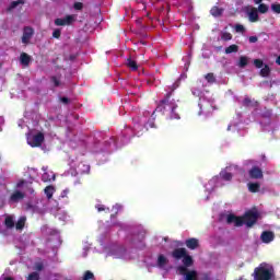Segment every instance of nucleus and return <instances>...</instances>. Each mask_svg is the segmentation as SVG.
Here are the masks:
<instances>
[{
    "label": "nucleus",
    "instance_id": "412c9836",
    "mask_svg": "<svg viewBox=\"0 0 280 280\" xmlns=\"http://www.w3.org/2000/svg\"><path fill=\"white\" fill-rule=\"evenodd\" d=\"M127 67H129V69H131V71H137V69H139V66L137 65V61L132 60V59H127L126 62Z\"/></svg>",
    "mask_w": 280,
    "mask_h": 280
},
{
    "label": "nucleus",
    "instance_id": "e433bc0d",
    "mask_svg": "<svg viewBox=\"0 0 280 280\" xmlns=\"http://www.w3.org/2000/svg\"><path fill=\"white\" fill-rule=\"evenodd\" d=\"M254 65L257 69H261V67H264V61H261V59H255Z\"/></svg>",
    "mask_w": 280,
    "mask_h": 280
},
{
    "label": "nucleus",
    "instance_id": "4c0bfd02",
    "mask_svg": "<svg viewBox=\"0 0 280 280\" xmlns=\"http://www.w3.org/2000/svg\"><path fill=\"white\" fill-rule=\"evenodd\" d=\"M83 279L84 280L93 279V272L86 271Z\"/></svg>",
    "mask_w": 280,
    "mask_h": 280
},
{
    "label": "nucleus",
    "instance_id": "39448f33",
    "mask_svg": "<svg viewBox=\"0 0 280 280\" xmlns=\"http://www.w3.org/2000/svg\"><path fill=\"white\" fill-rule=\"evenodd\" d=\"M173 257L175 259H183V264L185 268H189V266H192L194 259L191 256L187 255V249L185 248H178L173 252Z\"/></svg>",
    "mask_w": 280,
    "mask_h": 280
},
{
    "label": "nucleus",
    "instance_id": "473e14b6",
    "mask_svg": "<svg viewBox=\"0 0 280 280\" xmlns=\"http://www.w3.org/2000/svg\"><path fill=\"white\" fill-rule=\"evenodd\" d=\"M206 80L207 82H209L210 84H213V82H215V77L213 75V73H208L206 74Z\"/></svg>",
    "mask_w": 280,
    "mask_h": 280
},
{
    "label": "nucleus",
    "instance_id": "bb28decb",
    "mask_svg": "<svg viewBox=\"0 0 280 280\" xmlns=\"http://www.w3.org/2000/svg\"><path fill=\"white\" fill-rule=\"evenodd\" d=\"M248 189H249V191L255 194V192L259 191V184H257V183H249L248 184Z\"/></svg>",
    "mask_w": 280,
    "mask_h": 280
},
{
    "label": "nucleus",
    "instance_id": "f3484780",
    "mask_svg": "<svg viewBox=\"0 0 280 280\" xmlns=\"http://www.w3.org/2000/svg\"><path fill=\"white\" fill-rule=\"evenodd\" d=\"M187 248H190V250H196V247L198 246V240L197 238H189L186 241Z\"/></svg>",
    "mask_w": 280,
    "mask_h": 280
},
{
    "label": "nucleus",
    "instance_id": "3c124183",
    "mask_svg": "<svg viewBox=\"0 0 280 280\" xmlns=\"http://www.w3.org/2000/svg\"><path fill=\"white\" fill-rule=\"evenodd\" d=\"M277 65H280V56L276 60Z\"/></svg>",
    "mask_w": 280,
    "mask_h": 280
},
{
    "label": "nucleus",
    "instance_id": "37998d69",
    "mask_svg": "<svg viewBox=\"0 0 280 280\" xmlns=\"http://www.w3.org/2000/svg\"><path fill=\"white\" fill-rule=\"evenodd\" d=\"M69 194V190L66 189L61 192V198H67V195Z\"/></svg>",
    "mask_w": 280,
    "mask_h": 280
},
{
    "label": "nucleus",
    "instance_id": "7ed1b4c3",
    "mask_svg": "<svg viewBox=\"0 0 280 280\" xmlns=\"http://www.w3.org/2000/svg\"><path fill=\"white\" fill-rule=\"evenodd\" d=\"M178 108L176 102L174 101H163L162 104L158 107V110H164L166 115H171V119H180V116L175 112Z\"/></svg>",
    "mask_w": 280,
    "mask_h": 280
},
{
    "label": "nucleus",
    "instance_id": "79ce46f5",
    "mask_svg": "<svg viewBox=\"0 0 280 280\" xmlns=\"http://www.w3.org/2000/svg\"><path fill=\"white\" fill-rule=\"evenodd\" d=\"M0 280H14V279H12L11 277H8L5 275H2Z\"/></svg>",
    "mask_w": 280,
    "mask_h": 280
},
{
    "label": "nucleus",
    "instance_id": "72a5a7b5",
    "mask_svg": "<svg viewBox=\"0 0 280 280\" xmlns=\"http://www.w3.org/2000/svg\"><path fill=\"white\" fill-rule=\"evenodd\" d=\"M271 10H272V12H275L276 14H280V4H279V3H272V4H271Z\"/></svg>",
    "mask_w": 280,
    "mask_h": 280
},
{
    "label": "nucleus",
    "instance_id": "2eb2a0df",
    "mask_svg": "<svg viewBox=\"0 0 280 280\" xmlns=\"http://www.w3.org/2000/svg\"><path fill=\"white\" fill-rule=\"evenodd\" d=\"M249 176H250V178H264V173L261 172V170L259 167H253L249 171Z\"/></svg>",
    "mask_w": 280,
    "mask_h": 280
},
{
    "label": "nucleus",
    "instance_id": "49530a36",
    "mask_svg": "<svg viewBox=\"0 0 280 280\" xmlns=\"http://www.w3.org/2000/svg\"><path fill=\"white\" fill-rule=\"evenodd\" d=\"M192 95H196L197 97H200V92L192 90Z\"/></svg>",
    "mask_w": 280,
    "mask_h": 280
},
{
    "label": "nucleus",
    "instance_id": "a878e982",
    "mask_svg": "<svg viewBox=\"0 0 280 280\" xmlns=\"http://www.w3.org/2000/svg\"><path fill=\"white\" fill-rule=\"evenodd\" d=\"M268 10H269V7H268V4H266V3H260V4L258 5V9H257V11H258L260 14H266V13L268 12Z\"/></svg>",
    "mask_w": 280,
    "mask_h": 280
},
{
    "label": "nucleus",
    "instance_id": "0eeeda50",
    "mask_svg": "<svg viewBox=\"0 0 280 280\" xmlns=\"http://www.w3.org/2000/svg\"><path fill=\"white\" fill-rule=\"evenodd\" d=\"M177 272L179 275L185 276V280H197L198 279V273L196 271H187V268L184 266H180L177 268Z\"/></svg>",
    "mask_w": 280,
    "mask_h": 280
},
{
    "label": "nucleus",
    "instance_id": "dca6fc26",
    "mask_svg": "<svg viewBox=\"0 0 280 280\" xmlns=\"http://www.w3.org/2000/svg\"><path fill=\"white\" fill-rule=\"evenodd\" d=\"M32 60V57H30V55H27L26 52H22L20 56V62L21 65H23L24 67H27V65H30Z\"/></svg>",
    "mask_w": 280,
    "mask_h": 280
},
{
    "label": "nucleus",
    "instance_id": "a211bd4d",
    "mask_svg": "<svg viewBox=\"0 0 280 280\" xmlns=\"http://www.w3.org/2000/svg\"><path fill=\"white\" fill-rule=\"evenodd\" d=\"M4 224H5L7 229H12V226H14V217L8 214L4 219Z\"/></svg>",
    "mask_w": 280,
    "mask_h": 280
},
{
    "label": "nucleus",
    "instance_id": "6ab92c4d",
    "mask_svg": "<svg viewBox=\"0 0 280 280\" xmlns=\"http://www.w3.org/2000/svg\"><path fill=\"white\" fill-rule=\"evenodd\" d=\"M25 222H27V218L21 217V218L19 219V221L16 222V224H15V229H16L18 231H22V229H24V226H25Z\"/></svg>",
    "mask_w": 280,
    "mask_h": 280
},
{
    "label": "nucleus",
    "instance_id": "f8f14e48",
    "mask_svg": "<svg viewBox=\"0 0 280 280\" xmlns=\"http://www.w3.org/2000/svg\"><path fill=\"white\" fill-rule=\"evenodd\" d=\"M44 174L42 176V180L44 183H51V180H56V174L51 171H47V167H43Z\"/></svg>",
    "mask_w": 280,
    "mask_h": 280
},
{
    "label": "nucleus",
    "instance_id": "de8ad7c7",
    "mask_svg": "<svg viewBox=\"0 0 280 280\" xmlns=\"http://www.w3.org/2000/svg\"><path fill=\"white\" fill-rule=\"evenodd\" d=\"M35 269L36 270H43V265L42 264L36 265Z\"/></svg>",
    "mask_w": 280,
    "mask_h": 280
},
{
    "label": "nucleus",
    "instance_id": "20e7f679",
    "mask_svg": "<svg viewBox=\"0 0 280 280\" xmlns=\"http://www.w3.org/2000/svg\"><path fill=\"white\" fill-rule=\"evenodd\" d=\"M26 139L31 148H40V145H43V141H45V135L40 131L33 130L30 131Z\"/></svg>",
    "mask_w": 280,
    "mask_h": 280
},
{
    "label": "nucleus",
    "instance_id": "5fc2aeb1",
    "mask_svg": "<svg viewBox=\"0 0 280 280\" xmlns=\"http://www.w3.org/2000/svg\"><path fill=\"white\" fill-rule=\"evenodd\" d=\"M58 84H59V83H58V81H57V80H55V86H58Z\"/></svg>",
    "mask_w": 280,
    "mask_h": 280
},
{
    "label": "nucleus",
    "instance_id": "58836bf2",
    "mask_svg": "<svg viewBox=\"0 0 280 280\" xmlns=\"http://www.w3.org/2000/svg\"><path fill=\"white\" fill-rule=\"evenodd\" d=\"M28 280H38V273L33 272L28 276Z\"/></svg>",
    "mask_w": 280,
    "mask_h": 280
},
{
    "label": "nucleus",
    "instance_id": "8fccbe9b",
    "mask_svg": "<svg viewBox=\"0 0 280 280\" xmlns=\"http://www.w3.org/2000/svg\"><path fill=\"white\" fill-rule=\"evenodd\" d=\"M261 1H264V0H254V3H256V5H259V3H261Z\"/></svg>",
    "mask_w": 280,
    "mask_h": 280
},
{
    "label": "nucleus",
    "instance_id": "b1692460",
    "mask_svg": "<svg viewBox=\"0 0 280 280\" xmlns=\"http://www.w3.org/2000/svg\"><path fill=\"white\" fill-rule=\"evenodd\" d=\"M222 12H224V9H220L218 7H213L210 10V14H212V16H222Z\"/></svg>",
    "mask_w": 280,
    "mask_h": 280
},
{
    "label": "nucleus",
    "instance_id": "5701e85b",
    "mask_svg": "<svg viewBox=\"0 0 280 280\" xmlns=\"http://www.w3.org/2000/svg\"><path fill=\"white\" fill-rule=\"evenodd\" d=\"M248 65V57L246 56H241L237 62V67H241V69H244Z\"/></svg>",
    "mask_w": 280,
    "mask_h": 280
},
{
    "label": "nucleus",
    "instance_id": "4468645a",
    "mask_svg": "<svg viewBox=\"0 0 280 280\" xmlns=\"http://www.w3.org/2000/svg\"><path fill=\"white\" fill-rule=\"evenodd\" d=\"M23 198H25V192L16 190L11 195L10 202H19V200H23Z\"/></svg>",
    "mask_w": 280,
    "mask_h": 280
},
{
    "label": "nucleus",
    "instance_id": "393cba45",
    "mask_svg": "<svg viewBox=\"0 0 280 280\" xmlns=\"http://www.w3.org/2000/svg\"><path fill=\"white\" fill-rule=\"evenodd\" d=\"M113 255L114 257H122L124 259H128V257H126V250L124 248H116V252Z\"/></svg>",
    "mask_w": 280,
    "mask_h": 280
},
{
    "label": "nucleus",
    "instance_id": "09e8293b",
    "mask_svg": "<svg viewBox=\"0 0 280 280\" xmlns=\"http://www.w3.org/2000/svg\"><path fill=\"white\" fill-rule=\"evenodd\" d=\"M61 102H63V104H67V102H69V98L63 97V98H61Z\"/></svg>",
    "mask_w": 280,
    "mask_h": 280
},
{
    "label": "nucleus",
    "instance_id": "c03bdc74",
    "mask_svg": "<svg viewBox=\"0 0 280 280\" xmlns=\"http://www.w3.org/2000/svg\"><path fill=\"white\" fill-rule=\"evenodd\" d=\"M97 211H106V208L104 206H96Z\"/></svg>",
    "mask_w": 280,
    "mask_h": 280
},
{
    "label": "nucleus",
    "instance_id": "f03ea898",
    "mask_svg": "<svg viewBox=\"0 0 280 280\" xmlns=\"http://www.w3.org/2000/svg\"><path fill=\"white\" fill-rule=\"evenodd\" d=\"M272 266L267 264H261L258 268L254 271V279L255 280H270L272 279Z\"/></svg>",
    "mask_w": 280,
    "mask_h": 280
},
{
    "label": "nucleus",
    "instance_id": "4be33fe9",
    "mask_svg": "<svg viewBox=\"0 0 280 280\" xmlns=\"http://www.w3.org/2000/svg\"><path fill=\"white\" fill-rule=\"evenodd\" d=\"M240 51V47L235 44L230 45L228 48H225V54H237Z\"/></svg>",
    "mask_w": 280,
    "mask_h": 280
},
{
    "label": "nucleus",
    "instance_id": "c756f323",
    "mask_svg": "<svg viewBox=\"0 0 280 280\" xmlns=\"http://www.w3.org/2000/svg\"><path fill=\"white\" fill-rule=\"evenodd\" d=\"M269 74H270V68L268 66H265L260 70V75H262V78H268Z\"/></svg>",
    "mask_w": 280,
    "mask_h": 280
},
{
    "label": "nucleus",
    "instance_id": "aec40b11",
    "mask_svg": "<svg viewBox=\"0 0 280 280\" xmlns=\"http://www.w3.org/2000/svg\"><path fill=\"white\" fill-rule=\"evenodd\" d=\"M215 183H218V177L212 178V179L206 185L207 191H213V189H215Z\"/></svg>",
    "mask_w": 280,
    "mask_h": 280
},
{
    "label": "nucleus",
    "instance_id": "ea45409f",
    "mask_svg": "<svg viewBox=\"0 0 280 280\" xmlns=\"http://www.w3.org/2000/svg\"><path fill=\"white\" fill-rule=\"evenodd\" d=\"M52 36L54 38H60V30H55Z\"/></svg>",
    "mask_w": 280,
    "mask_h": 280
},
{
    "label": "nucleus",
    "instance_id": "6e6d98bb",
    "mask_svg": "<svg viewBox=\"0 0 280 280\" xmlns=\"http://www.w3.org/2000/svg\"><path fill=\"white\" fill-rule=\"evenodd\" d=\"M248 102H250V101H249L248 98H246V100H245V103L247 104V106H248Z\"/></svg>",
    "mask_w": 280,
    "mask_h": 280
},
{
    "label": "nucleus",
    "instance_id": "9b49d317",
    "mask_svg": "<svg viewBox=\"0 0 280 280\" xmlns=\"http://www.w3.org/2000/svg\"><path fill=\"white\" fill-rule=\"evenodd\" d=\"M73 21H75V15H67L66 18L55 20V25H71Z\"/></svg>",
    "mask_w": 280,
    "mask_h": 280
},
{
    "label": "nucleus",
    "instance_id": "9d476101",
    "mask_svg": "<svg viewBox=\"0 0 280 280\" xmlns=\"http://www.w3.org/2000/svg\"><path fill=\"white\" fill-rule=\"evenodd\" d=\"M237 170V166H228L225 171H222L220 176L223 180H231L233 178V172Z\"/></svg>",
    "mask_w": 280,
    "mask_h": 280
},
{
    "label": "nucleus",
    "instance_id": "6e6552de",
    "mask_svg": "<svg viewBox=\"0 0 280 280\" xmlns=\"http://www.w3.org/2000/svg\"><path fill=\"white\" fill-rule=\"evenodd\" d=\"M248 21L250 23H257L259 21V11L255 7H247L246 8Z\"/></svg>",
    "mask_w": 280,
    "mask_h": 280
},
{
    "label": "nucleus",
    "instance_id": "864d4df0",
    "mask_svg": "<svg viewBox=\"0 0 280 280\" xmlns=\"http://www.w3.org/2000/svg\"><path fill=\"white\" fill-rule=\"evenodd\" d=\"M28 191H30L31 194H34V189H32V188H28Z\"/></svg>",
    "mask_w": 280,
    "mask_h": 280
},
{
    "label": "nucleus",
    "instance_id": "cd10ccee",
    "mask_svg": "<svg viewBox=\"0 0 280 280\" xmlns=\"http://www.w3.org/2000/svg\"><path fill=\"white\" fill-rule=\"evenodd\" d=\"M45 194L47 196V198H51V196H54V191H56V189L54 188V186H48L45 188Z\"/></svg>",
    "mask_w": 280,
    "mask_h": 280
},
{
    "label": "nucleus",
    "instance_id": "a18cd8bd",
    "mask_svg": "<svg viewBox=\"0 0 280 280\" xmlns=\"http://www.w3.org/2000/svg\"><path fill=\"white\" fill-rule=\"evenodd\" d=\"M249 43H257V37L255 36L249 37Z\"/></svg>",
    "mask_w": 280,
    "mask_h": 280
},
{
    "label": "nucleus",
    "instance_id": "423d86ee",
    "mask_svg": "<svg viewBox=\"0 0 280 280\" xmlns=\"http://www.w3.org/2000/svg\"><path fill=\"white\" fill-rule=\"evenodd\" d=\"M199 108L203 115H209L213 113V102L208 101L207 98H200Z\"/></svg>",
    "mask_w": 280,
    "mask_h": 280
},
{
    "label": "nucleus",
    "instance_id": "7c9ffc66",
    "mask_svg": "<svg viewBox=\"0 0 280 280\" xmlns=\"http://www.w3.org/2000/svg\"><path fill=\"white\" fill-rule=\"evenodd\" d=\"M18 187L20 188V189H23V192L24 194H27V188L30 187L25 182H20V183H18Z\"/></svg>",
    "mask_w": 280,
    "mask_h": 280
},
{
    "label": "nucleus",
    "instance_id": "2f4dec72",
    "mask_svg": "<svg viewBox=\"0 0 280 280\" xmlns=\"http://www.w3.org/2000/svg\"><path fill=\"white\" fill-rule=\"evenodd\" d=\"M222 40H231L233 38V35L231 33L223 32L221 33Z\"/></svg>",
    "mask_w": 280,
    "mask_h": 280
},
{
    "label": "nucleus",
    "instance_id": "1a4fd4ad",
    "mask_svg": "<svg viewBox=\"0 0 280 280\" xmlns=\"http://www.w3.org/2000/svg\"><path fill=\"white\" fill-rule=\"evenodd\" d=\"M32 36H34V28L30 26L25 27L22 35L23 45H30V40H32Z\"/></svg>",
    "mask_w": 280,
    "mask_h": 280
},
{
    "label": "nucleus",
    "instance_id": "603ef678",
    "mask_svg": "<svg viewBox=\"0 0 280 280\" xmlns=\"http://www.w3.org/2000/svg\"><path fill=\"white\" fill-rule=\"evenodd\" d=\"M120 208H121V206H119V205L114 206V209H120Z\"/></svg>",
    "mask_w": 280,
    "mask_h": 280
},
{
    "label": "nucleus",
    "instance_id": "c9c22d12",
    "mask_svg": "<svg viewBox=\"0 0 280 280\" xmlns=\"http://www.w3.org/2000/svg\"><path fill=\"white\" fill-rule=\"evenodd\" d=\"M234 30H235V32H237L238 34H244V25H241V24H236L235 26H234Z\"/></svg>",
    "mask_w": 280,
    "mask_h": 280
},
{
    "label": "nucleus",
    "instance_id": "ddd939ff",
    "mask_svg": "<svg viewBox=\"0 0 280 280\" xmlns=\"http://www.w3.org/2000/svg\"><path fill=\"white\" fill-rule=\"evenodd\" d=\"M260 240L264 244H270V242H273L275 240V233L268 231L262 232Z\"/></svg>",
    "mask_w": 280,
    "mask_h": 280
},
{
    "label": "nucleus",
    "instance_id": "c85d7f7f",
    "mask_svg": "<svg viewBox=\"0 0 280 280\" xmlns=\"http://www.w3.org/2000/svg\"><path fill=\"white\" fill-rule=\"evenodd\" d=\"M165 264H167V258H165V256L163 255H160L158 258V266H160V268H163Z\"/></svg>",
    "mask_w": 280,
    "mask_h": 280
},
{
    "label": "nucleus",
    "instance_id": "f257e3e1",
    "mask_svg": "<svg viewBox=\"0 0 280 280\" xmlns=\"http://www.w3.org/2000/svg\"><path fill=\"white\" fill-rule=\"evenodd\" d=\"M259 218V212L257 210H249L244 217H236L235 214L228 215V224H234V226H242L246 224L247 226H253L257 219Z\"/></svg>",
    "mask_w": 280,
    "mask_h": 280
},
{
    "label": "nucleus",
    "instance_id": "a19ab883",
    "mask_svg": "<svg viewBox=\"0 0 280 280\" xmlns=\"http://www.w3.org/2000/svg\"><path fill=\"white\" fill-rule=\"evenodd\" d=\"M74 10H82V3L81 2L74 3Z\"/></svg>",
    "mask_w": 280,
    "mask_h": 280
},
{
    "label": "nucleus",
    "instance_id": "f704fd0d",
    "mask_svg": "<svg viewBox=\"0 0 280 280\" xmlns=\"http://www.w3.org/2000/svg\"><path fill=\"white\" fill-rule=\"evenodd\" d=\"M21 3H23V0H16L11 2L9 10H14V8H16V5H21Z\"/></svg>",
    "mask_w": 280,
    "mask_h": 280
}]
</instances>
